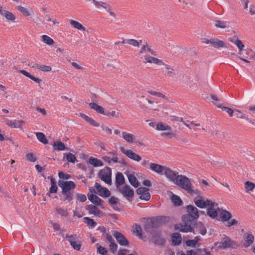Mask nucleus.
I'll list each match as a JSON object with an SVG mask.
<instances>
[{
  "label": "nucleus",
  "instance_id": "nucleus-33",
  "mask_svg": "<svg viewBox=\"0 0 255 255\" xmlns=\"http://www.w3.org/2000/svg\"><path fill=\"white\" fill-rule=\"evenodd\" d=\"M132 232L139 239H142V229L138 224H135L132 229Z\"/></svg>",
  "mask_w": 255,
  "mask_h": 255
},
{
  "label": "nucleus",
  "instance_id": "nucleus-62",
  "mask_svg": "<svg viewBox=\"0 0 255 255\" xmlns=\"http://www.w3.org/2000/svg\"><path fill=\"white\" fill-rule=\"evenodd\" d=\"M222 110L226 112L230 117H232L233 116L234 111L231 108L224 106Z\"/></svg>",
  "mask_w": 255,
  "mask_h": 255
},
{
  "label": "nucleus",
  "instance_id": "nucleus-48",
  "mask_svg": "<svg viewBox=\"0 0 255 255\" xmlns=\"http://www.w3.org/2000/svg\"><path fill=\"white\" fill-rule=\"evenodd\" d=\"M104 115H106L110 118H115L118 119L120 117V114L119 112H116L115 111H113L112 112L107 111L105 113Z\"/></svg>",
  "mask_w": 255,
  "mask_h": 255
},
{
  "label": "nucleus",
  "instance_id": "nucleus-27",
  "mask_svg": "<svg viewBox=\"0 0 255 255\" xmlns=\"http://www.w3.org/2000/svg\"><path fill=\"white\" fill-rule=\"evenodd\" d=\"M172 242L174 245H178L182 242V238L181 235L179 233H174L172 234Z\"/></svg>",
  "mask_w": 255,
  "mask_h": 255
},
{
  "label": "nucleus",
  "instance_id": "nucleus-40",
  "mask_svg": "<svg viewBox=\"0 0 255 255\" xmlns=\"http://www.w3.org/2000/svg\"><path fill=\"white\" fill-rule=\"evenodd\" d=\"M171 200L175 206H180L183 204L182 201L177 195L173 194L171 197Z\"/></svg>",
  "mask_w": 255,
  "mask_h": 255
},
{
  "label": "nucleus",
  "instance_id": "nucleus-26",
  "mask_svg": "<svg viewBox=\"0 0 255 255\" xmlns=\"http://www.w3.org/2000/svg\"><path fill=\"white\" fill-rule=\"evenodd\" d=\"M254 237L251 234H247L245 235V243L244 246L245 247H250L254 242Z\"/></svg>",
  "mask_w": 255,
  "mask_h": 255
},
{
  "label": "nucleus",
  "instance_id": "nucleus-38",
  "mask_svg": "<svg viewBox=\"0 0 255 255\" xmlns=\"http://www.w3.org/2000/svg\"><path fill=\"white\" fill-rule=\"evenodd\" d=\"M62 237L66 240L67 241H68L69 244H70V242H75L76 240L79 239L78 237L76 234L69 235L66 234L65 236L64 237V234H62Z\"/></svg>",
  "mask_w": 255,
  "mask_h": 255
},
{
  "label": "nucleus",
  "instance_id": "nucleus-54",
  "mask_svg": "<svg viewBox=\"0 0 255 255\" xmlns=\"http://www.w3.org/2000/svg\"><path fill=\"white\" fill-rule=\"evenodd\" d=\"M98 246L97 247V252L102 255H108V251L107 250L101 246H98V244L97 245Z\"/></svg>",
  "mask_w": 255,
  "mask_h": 255
},
{
  "label": "nucleus",
  "instance_id": "nucleus-6",
  "mask_svg": "<svg viewBox=\"0 0 255 255\" xmlns=\"http://www.w3.org/2000/svg\"><path fill=\"white\" fill-rule=\"evenodd\" d=\"M117 190L129 201H132L134 196V191L129 185H125L123 187L117 189Z\"/></svg>",
  "mask_w": 255,
  "mask_h": 255
},
{
  "label": "nucleus",
  "instance_id": "nucleus-55",
  "mask_svg": "<svg viewBox=\"0 0 255 255\" xmlns=\"http://www.w3.org/2000/svg\"><path fill=\"white\" fill-rule=\"evenodd\" d=\"M84 220L86 224L92 227H95L96 225V223L94 221L93 219L90 218L89 217H85Z\"/></svg>",
  "mask_w": 255,
  "mask_h": 255
},
{
  "label": "nucleus",
  "instance_id": "nucleus-56",
  "mask_svg": "<svg viewBox=\"0 0 255 255\" xmlns=\"http://www.w3.org/2000/svg\"><path fill=\"white\" fill-rule=\"evenodd\" d=\"M37 68L42 71L49 72L52 70V68L50 66L47 65H37Z\"/></svg>",
  "mask_w": 255,
  "mask_h": 255
},
{
  "label": "nucleus",
  "instance_id": "nucleus-36",
  "mask_svg": "<svg viewBox=\"0 0 255 255\" xmlns=\"http://www.w3.org/2000/svg\"><path fill=\"white\" fill-rule=\"evenodd\" d=\"M128 179L130 183V184L133 186L134 187L136 188L139 185V182L137 180L136 177L132 175L129 174L128 175Z\"/></svg>",
  "mask_w": 255,
  "mask_h": 255
},
{
  "label": "nucleus",
  "instance_id": "nucleus-23",
  "mask_svg": "<svg viewBox=\"0 0 255 255\" xmlns=\"http://www.w3.org/2000/svg\"><path fill=\"white\" fill-rule=\"evenodd\" d=\"M220 217L222 221L226 222L229 221L232 218V215L230 212L226 210H222L220 213Z\"/></svg>",
  "mask_w": 255,
  "mask_h": 255
},
{
  "label": "nucleus",
  "instance_id": "nucleus-24",
  "mask_svg": "<svg viewBox=\"0 0 255 255\" xmlns=\"http://www.w3.org/2000/svg\"><path fill=\"white\" fill-rule=\"evenodd\" d=\"M88 207L90 214L98 217H101L102 215V212L96 206L90 205Z\"/></svg>",
  "mask_w": 255,
  "mask_h": 255
},
{
  "label": "nucleus",
  "instance_id": "nucleus-37",
  "mask_svg": "<svg viewBox=\"0 0 255 255\" xmlns=\"http://www.w3.org/2000/svg\"><path fill=\"white\" fill-rule=\"evenodd\" d=\"M214 206H208L207 210V215L212 218H215L218 216L217 211L214 208Z\"/></svg>",
  "mask_w": 255,
  "mask_h": 255
},
{
  "label": "nucleus",
  "instance_id": "nucleus-30",
  "mask_svg": "<svg viewBox=\"0 0 255 255\" xmlns=\"http://www.w3.org/2000/svg\"><path fill=\"white\" fill-rule=\"evenodd\" d=\"M88 162L89 164L93 165L94 167H100L103 165V163L101 160L93 157H90Z\"/></svg>",
  "mask_w": 255,
  "mask_h": 255
},
{
  "label": "nucleus",
  "instance_id": "nucleus-44",
  "mask_svg": "<svg viewBox=\"0 0 255 255\" xmlns=\"http://www.w3.org/2000/svg\"><path fill=\"white\" fill-rule=\"evenodd\" d=\"M71 246L75 250L80 251L82 246V242L79 239L75 242H70Z\"/></svg>",
  "mask_w": 255,
  "mask_h": 255
},
{
  "label": "nucleus",
  "instance_id": "nucleus-42",
  "mask_svg": "<svg viewBox=\"0 0 255 255\" xmlns=\"http://www.w3.org/2000/svg\"><path fill=\"white\" fill-rule=\"evenodd\" d=\"M36 137H37L38 140L40 142H41L44 144H47L48 143V141H47V139L45 135L42 132H36Z\"/></svg>",
  "mask_w": 255,
  "mask_h": 255
},
{
  "label": "nucleus",
  "instance_id": "nucleus-21",
  "mask_svg": "<svg viewBox=\"0 0 255 255\" xmlns=\"http://www.w3.org/2000/svg\"><path fill=\"white\" fill-rule=\"evenodd\" d=\"M125 183V178L123 174L121 172H118L116 176V186L117 189L122 187Z\"/></svg>",
  "mask_w": 255,
  "mask_h": 255
},
{
  "label": "nucleus",
  "instance_id": "nucleus-51",
  "mask_svg": "<svg viewBox=\"0 0 255 255\" xmlns=\"http://www.w3.org/2000/svg\"><path fill=\"white\" fill-rule=\"evenodd\" d=\"M234 44L239 48L240 55L243 54V48L245 47V46L241 41V40L239 39L235 42Z\"/></svg>",
  "mask_w": 255,
  "mask_h": 255
},
{
  "label": "nucleus",
  "instance_id": "nucleus-60",
  "mask_svg": "<svg viewBox=\"0 0 255 255\" xmlns=\"http://www.w3.org/2000/svg\"><path fill=\"white\" fill-rule=\"evenodd\" d=\"M215 26L221 28H225L226 27V24L224 21L218 20L216 21Z\"/></svg>",
  "mask_w": 255,
  "mask_h": 255
},
{
  "label": "nucleus",
  "instance_id": "nucleus-59",
  "mask_svg": "<svg viewBox=\"0 0 255 255\" xmlns=\"http://www.w3.org/2000/svg\"><path fill=\"white\" fill-rule=\"evenodd\" d=\"M110 250L113 254H115L117 251L118 245L114 242L110 243L109 246Z\"/></svg>",
  "mask_w": 255,
  "mask_h": 255
},
{
  "label": "nucleus",
  "instance_id": "nucleus-64",
  "mask_svg": "<svg viewBox=\"0 0 255 255\" xmlns=\"http://www.w3.org/2000/svg\"><path fill=\"white\" fill-rule=\"evenodd\" d=\"M26 158L28 161L30 162H35L36 160V157H35L34 155L31 153H27L26 155Z\"/></svg>",
  "mask_w": 255,
  "mask_h": 255
},
{
  "label": "nucleus",
  "instance_id": "nucleus-35",
  "mask_svg": "<svg viewBox=\"0 0 255 255\" xmlns=\"http://www.w3.org/2000/svg\"><path fill=\"white\" fill-rule=\"evenodd\" d=\"M123 138L127 142L132 143L134 141V135L130 133H128L126 131L122 132Z\"/></svg>",
  "mask_w": 255,
  "mask_h": 255
},
{
  "label": "nucleus",
  "instance_id": "nucleus-32",
  "mask_svg": "<svg viewBox=\"0 0 255 255\" xmlns=\"http://www.w3.org/2000/svg\"><path fill=\"white\" fill-rule=\"evenodd\" d=\"M69 21L71 25L74 28L82 31L86 30L85 27H84L82 24L79 22L72 19H70Z\"/></svg>",
  "mask_w": 255,
  "mask_h": 255
},
{
  "label": "nucleus",
  "instance_id": "nucleus-2",
  "mask_svg": "<svg viewBox=\"0 0 255 255\" xmlns=\"http://www.w3.org/2000/svg\"><path fill=\"white\" fill-rule=\"evenodd\" d=\"M174 183L192 196L197 193L198 191L193 189L190 179L184 175H178Z\"/></svg>",
  "mask_w": 255,
  "mask_h": 255
},
{
  "label": "nucleus",
  "instance_id": "nucleus-46",
  "mask_svg": "<svg viewBox=\"0 0 255 255\" xmlns=\"http://www.w3.org/2000/svg\"><path fill=\"white\" fill-rule=\"evenodd\" d=\"M93 3L97 8L103 7L105 9H107V5L106 3L101 1H98L97 0H92Z\"/></svg>",
  "mask_w": 255,
  "mask_h": 255
},
{
  "label": "nucleus",
  "instance_id": "nucleus-50",
  "mask_svg": "<svg viewBox=\"0 0 255 255\" xmlns=\"http://www.w3.org/2000/svg\"><path fill=\"white\" fill-rule=\"evenodd\" d=\"M55 211L57 214L62 217H67L68 215L67 210L62 208L57 207L55 208Z\"/></svg>",
  "mask_w": 255,
  "mask_h": 255
},
{
  "label": "nucleus",
  "instance_id": "nucleus-5",
  "mask_svg": "<svg viewBox=\"0 0 255 255\" xmlns=\"http://www.w3.org/2000/svg\"><path fill=\"white\" fill-rule=\"evenodd\" d=\"M112 171L110 167L106 168L100 170L99 172V178L106 183L111 185L112 184Z\"/></svg>",
  "mask_w": 255,
  "mask_h": 255
},
{
  "label": "nucleus",
  "instance_id": "nucleus-18",
  "mask_svg": "<svg viewBox=\"0 0 255 255\" xmlns=\"http://www.w3.org/2000/svg\"><path fill=\"white\" fill-rule=\"evenodd\" d=\"M146 52L150 53L152 55H155V51L152 49L150 45H149L147 42H144V44L139 50V54H142L146 53Z\"/></svg>",
  "mask_w": 255,
  "mask_h": 255
},
{
  "label": "nucleus",
  "instance_id": "nucleus-43",
  "mask_svg": "<svg viewBox=\"0 0 255 255\" xmlns=\"http://www.w3.org/2000/svg\"><path fill=\"white\" fill-rule=\"evenodd\" d=\"M211 99L213 100L212 102L219 108L222 109L224 107L221 103V100L218 99V97L214 95H211Z\"/></svg>",
  "mask_w": 255,
  "mask_h": 255
},
{
  "label": "nucleus",
  "instance_id": "nucleus-49",
  "mask_svg": "<svg viewBox=\"0 0 255 255\" xmlns=\"http://www.w3.org/2000/svg\"><path fill=\"white\" fill-rule=\"evenodd\" d=\"M245 187L247 192L252 191L255 188V184L250 181H246L245 183Z\"/></svg>",
  "mask_w": 255,
  "mask_h": 255
},
{
  "label": "nucleus",
  "instance_id": "nucleus-39",
  "mask_svg": "<svg viewBox=\"0 0 255 255\" xmlns=\"http://www.w3.org/2000/svg\"><path fill=\"white\" fill-rule=\"evenodd\" d=\"M156 129L158 130H171V128L169 126L164 124L162 123H158L156 127Z\"/></svg>",
  "mask_w": 255,
  "mask_h": 255
},
{
  "label": "nucleus",
  "instance_id": "nucleus-7",
  "mask_svg": "<svg viewBox=\"0 0 255 255\" xmlns=\"http://www.w3.org/2000/svg\"><path fill=\"white\" fill-rule=\"evenodd\" d=\"M195 205L200 208H205L208 206H215V203L212 201L200 197L199 198H195L194 200Z\"/></svg>",
  "mask_w": 255,
  "mask_h": 255
},
{
  "label": "nucleus",
  "instance_id": "nucleus-52",
  "mask_svg": "<svg viewBox=\"0 0 255 255\" xmlns=\"http://www.w3.org/2000/svg\"><path fill=\"white\" fill-rule=\"evenodd\" d=\"M66 160L68 162L72 163H75L76 160V157L75 155L71 153H68L66 155Z\"/></svg>",
  "mask_w": 255,
  "mask_h": 255
},
{
  "label": "nucleus",
  "instance_id": "nucleus-15",
  "mask_svg": "<svg viewBox=\"0 0 255 255\" xmlns=\"http://www.w3.org/2000/svg\"><path fill=\"white\" fill-rule=\"evenodd\" d=\"M152 240L153 243L156 246L162 247L165 244V240L161 236V233L159 232H157L153 235Z\"/></svg>",
  "mask_w": 255,
  "mask_h": 255
},
{
  "label": "nucleus",
  "instance_id": "nucleus-28",
  "mask_svg": "<svg viewBox=\"0 0 255 255\" xmlns=\"http://www.w3.org/2000/svg\"><path fill=\"white\" fill-rule=\"evenodd\" d=\"M90 107L96 111L97 113L104 115L105 114V110L101 106L98 105L97 104L95 103H90L89 104Z\"/></svg>",
  "mask_w": 255,
  "mask_h": 255
},
{
  "label": "nucleus",
  "instance_id": "nucleus-14",
  "mask_svg": "<svg viewBox=\"0 0 255 255\" xmlns=\"http://www.w3.org/2000/svg\"><path fill=\"white\" fill-rule=\"evenodd\" d=\"M163 173L168 179L174 183L178 175H177L178 173L173 171L170 168L166 167H165V170L163 171Z\"/></svg>",
  "mask_w": 255,
  "mask_h": 255
},
{
  "label": "nucleus",
  "instance_id": "nucleus-1",
  "mask_svg": "<svg viewBox=\"0 0 255 255\" xmlns=\"http://www.w3.org/2000/svg\"><path fill=\"white\" fill-rule=\"evenodd\" d=\"M58 185L62 189V194L63 196L64 201L70 202L73 199V192L72 190L76 187V185L72 181H64L59 180Z\"/></svg>",
  "mask_w": 255,
  "mask_h": 255
},
{
  "label": "nucleus",
  "instance_id": "nucleus-12",
  "mask_svg": "<svg viewBox=\"0 0 255 255\" xmlns=\"http://www.w3.org/2000/svg\"><path fill=\"white\" fill-rule=\"evenodd\" d=\"M186 210L188 214L185 215L189 216V218L192 220L198 218L199 215L197 208L193 205H189L187 206Z\"/></svg>",
  "mask_w": 255,
  "mask_h": 255
},
{
  "label": "nucleus",
  "instance_id": "nucleus-16",
  "mask_svg": "<svg viewBox=\"0 0 255 255\" xmlns=\"http://www.w3.org/2000/svg\"><path fill=\"white\" fill-rule=\"evenodd\" d=\"M254 52V51L249 48H247L243 51V54H241V55H243V57H240V59L242 61L246 62V63H250L251 61L248 59L251 60L252 56L253 55Z\"/></svg>",
  "mask_w": 255,
  "mask_h": 255
},
{
  "label": "nucleus",
  "instance_id": "nucleus-19",
  "mask_svg": "<svg viewBox=\"0 0 255 255\" xmlns=\"http://www.w3.org/2000/svg\"><path fill=\"white\" fill-rule=\"evenodd\" d=\"M210 45L215 48H219L226 47L225 43L217 38H211V41H210Z\"/></svg>",
  "mask_w": 255,
  "mask_h": 255
},
{
  "label": "nucleus",
  "instance_id": "nucleus-13",
  "mask_svg": "<svg viewBox=\"0 0 255 255\" xmlns=\"http://www.w3.org/2000/svg\"><path fill=\"white\" fill-rule=\"evenodd\" d=\"M113 236L121 246H126L128 245V241L122 233L118 231H115Z\"/></svg>",
  "mask_w": 255,
  "mask_h": 255
},
{
  "label": "nucleus",
  "instance_id": "nucleus-45",
  "mask_svg": "<svg viewBox=\"0 0 255 255\" xmlns=\"http://www.w3.org/2000/svg\"><path fill=\"white\" fill-rule=\"evenodd\" d=\"M42 41L49 45H52L54 41L52 38L46 35H43L41 36Z\"/></svg>",
  "mask_w": 255,
  "mask_h": 255
},
{
  "label": "nucleus",
  "instance_id": "nucleus-25",
  "mask_svg": "<svg viewBox=\"0 0 255 255\" xmlns=\"http://www.w3.org/2000/svg\"><path fill=\"white\" fill-rule=\"evenodd\" d=\"M88 197L89 200L92 202L93 203L95 204L97 206H101L102 205V200L98 197L97 196L94 195V194H88Z\"/></svg>",
  "mask_w": 255,
  "mask_h": 255
},
{
  "label": "nucleus",
  "instance_id": "nucleus-17",
  "mask_svg": "<svg viewBox=\"0 0 255 255\" xmlns=\"http://www.w3.org/2000/svg\"><path fill=\"white\" fill-rule=\"evenodd\" d=\"M149 169L153 172L157 173L160 175H162L163 174V171L165 170V167L155 163L151 162L150 167H149Z\"/></svg>",
  "mask_w": 255,
  "mask_h": 255
},
{
  "label": "nucleus",
  "instance_id": "nucleus-47",
  "mask_svg": "<svg viewBox=\"0 0 255 255\" xmlns=\"http://www.w3.org/2000/svg\"><path fill=\"white\" fill-rule=\"evenodd\" d=\"M147 92L151 95L155 96L156 97H158L159 98H163V99L168 101V99L166 97V96L160 92L154 91H152V90L148 91Z\"/></svg>",
  "mask_w": 255,
  "mask_h": 255
},
{
  "label": "nucleus",
  "instance_id": "nucleus-3",
  "mask_svg": "<svg viewBox=\"0 0 255 255\" xmlns=\"http://www.w3.org/2000/svg\"><path fill=\"white\" fill-rule=\"evenodd\" d=\"M182 223L178 224L175 225L174 229L175 230H178L183 233L192 232L194 225L193 220L189 218V216L183 215L182 217Z\"/></svg>",
  "mask_w": 255,
  "mask_h": 255
},
{
  "label": "nucleus",
  "instance_id": "nucleus-20",
  "mask_svg": "<svg viewBox=\"0 0 255 255\" xmlns=\"http://www.w3.org/2000/svg\"><path fill=\"white\" fill-rule=\"evenodd\" d=\"M0 14L8 20L14 21L15 19V16L12 13L4 10L2 8L0 9Z\"/></svg>",
  "mask_w": 255,
  "mask_h": 255
},
{
  "label": "nucleus",
  "instance_id": "nucleus-34",
  "mask_svg": "<svg viewBox=\"0 0 255 255\" xmlns=\"http://www.w3.org/2000/svg\"><path fill=\"white\" fill-rule=\"evenodd\" d=\"M53 149L55 150H64L66 149L65 144L60 141H56L53 144Z\"/></svg>",
  "mask_w": 255,
  "mask_h": 255
},
{
  "label": "nucleus",
  "instance_id": "nucleus-11",
  "mask_svg": "<svg viewBox=\"0 0 255 255\" xmlns=\"http://www.w3.org/2000/svg\"><path fill=\"white\" fill-rule=\"evenodd\" d=\"M136 193L139 195L141 200L148 201L150 199L149 189L145 187H139L136 190Z\"/></svg>",
  "mask_w": 255,
  "mask_h": 255
},
{
  "label": "nucleus",
  "instance_id": "nucleus-22",
  "mask_svg": "<svg viewBox=\"0 0 255 255\" xmlns=\"http://www.w3.org/2000/svg\"><path fill=\"white\" fill-rule=\"evenodd\" d=\"M144 58L145 60L144 62L145 63H154L156 64H161V63H162V61L154 57L150 56L148 55H144Z\"/></svg>",
  "mask_w": 255,
  "mask_h": 255
},
{
  "label": "nucleus",
  "instance_id": "nucleus-29",
  "mask_svg": "<svg viewBox=\"0 0 255 255\" xmlns=\"http://www.w3.org/2000/svg\"><path fill=\"white\" fill-rule=\"evenodd\" d=\"M80 115L82 119H83L85 121H86L91 125L96 127H98L99 126V124H98L94 120L86 115L85 114H81Z\"/></svg>",
  "mask_w": 255,
  "mask_h": 255
},
{
  "label": "nucleus",
  "instance_id": "nucleus-9",
  "mask_svg": "<svg viewBox=\"0 0 255 255\" xmlns=\"http://www.w3.org/2000/svg\"><path fill=\"white\" fill-rule=\"evenodd\" d=\"M120 149L123 153L126 155L129 158L134 161L139 162L142 159L140 155L134 152L130 149H125L124 147H121Z\"/></svg>",
  "mask_w": 255,
  "mask_h": 255
},
{
  "label": "nucleus",
  "instance_id": "nucleus-61",
  "mask_svg": "<svg viewBox=\"0 0 255 255\" xmlns=\"http://www.w3.org/2000/svg\"><path fill=\"white\" fill-rule=\"evenodd\" d=\"M161 64H163L165 66V68L167 70V74L168 75H170L171 74H173V72L174 71V69L173 67H172L170 65L168 64H165L164 63L162 62V63H161Z\"/></svg>",
  "mask_w": 255,
  "mask_h": 255
},
{
  "label": "nucleus",
  "instance_id": "nucleus-8",
  "mask_svg": "<svg viewBox=\"0 0 255 255\" xmlns=\"http://www.w3.org/2000/svg\"><path fill=\"white\" fill-rule=\"evenodd\" d=\"M233 243V242L229 237L225 236L221 242L216 243L215 246H216L218 249L225 250L231 247Z\"/></svg>",
  "mask_w": 255,
  "mask_h": 255
},
{
  "label": "nucleus",
  "instance_id": "nucleus-53",
  "mask_svg": "<svg viewBox=\"0 0 255 255\" xmlns=\"http://www.w3.org/2000/svg\"><path fill=\"white\" fill-rule=\"evenodd\" d=\"M118 201V198L114 196H112L109 200V203L110 205L113 207L114 210H117L115 207V205H116Z\"/></svg>",
  "mask_w": 255,
  "mask_h": 255
},
{
  "label": "nucleus",
  "instance_id": "nucleus-41",
  "mask_svg": "<svg viewBox=\"0 0 255 255\" xmlns=\"http://www.w3.org/2000/svg\"><path fill=\"white\" fill-rule=\"evenodd\" d=\"M125 42L134 47L139 46V42H138V41L134 39H129L127 40L124 39L123 41H122V43H125Z\"/></svg>",
  "mask_w": 255,
  "mask_h": 255
},
{
  "label": "nucleus",
  "instance_id": "nucleus-4",
  "mask_svg": "<svg viewBox=\"0 0 255 255\" xmlns=\"http://www.w3.org/2000/svg\"><path fill=\"white\" fill-rule=\"evenodd\" d=\"M169 220V218L166 216H160L153 218L147 222L145 228L146 229L157 228L168 222Z\"/></svg>",
  "mask_w": 255,
  "mask_h": 255
},
{
  "label": "nucleus",
  "instance_id": "nucleus-58",
  "mask_svg": "<svg viewBox=\"0 0 255 255\" xmlns=\"http://www.w3.org/2000/svg\"><path fill=\"white\" fill-rule=\"evenodd\" d=\"M17 9L25 16H29L30 15L29 11L25 7L18 5L17 6Z\"/></svg>",
  "mask_w": 255,
  "mask_h": 255
},
{
  "label": "nucleus",
  "instance_id": "nucleus-31",
  "mask_svg": "<svg viewBox=\"0 0 255 255\" xmlns=\"http://www.w3.org/2000/svg\"><path fill=\"white\" fill-rule=\"evenodd\" d=\"M23 123V122L22 121L14 120L8 121L6 123V125L12 128H19Z\"/></svg>",
  "mask_w": 255,
  "mask_h": 255
},
{
  "label": "nucleus",
  "instance_id": "nucleus-57",
  "mask_svg": "<svg viewBox=\"0 0 255 255\" xmlns=\"http://www.w3.org/2000/svg\"><path fill=\"white\" fill-rule=\"evenodd\" d=\"M197 228L198 229L199 232L201 235H205L206 234V229L202 223H199L197 225Z\"/></svg>",
  "mask_w": 255,
  "mask_h": 255
},
{
  "label": "nucleus",
  "instance_id": "nucleus-10",
  "mask_svg": "<svg viewBox=\"0 0 255 255\" xmlns=\"http://www.w3.org/2000/svg\"><path fill=\"white\" fill-rule=\"evenodd\" d=\"M120 149L123 153L126 155L129 158L134 161L139 162L142 159L140 155L134 152L130 149H125L124 147H121Z\"/></svg>",
  "mask_w": 255,
  "mask_h": 255
},
{
  "label": "nucleus",
  "instance_id": "nucleus-63",
  "mask_svg": "<svg viewBox=\"0 0 255 255\" xmlns=\"http://www.w3.org/2000/svg\"><path fill=\"white\" fill-rule=\"evenodd\" d=\"M111 193L110 191L106 188H105L102 193L100 194V196L103 197H109Z\"/></svg>",
  "mask_w": 255,
  "mask_h": 255
}]
</instances>
